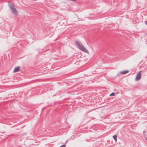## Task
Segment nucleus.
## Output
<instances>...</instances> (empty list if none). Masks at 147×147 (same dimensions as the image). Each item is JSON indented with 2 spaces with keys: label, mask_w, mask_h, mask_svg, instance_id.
I'll return each instance as SVG.
<instances>
[{
  "label": "nucleus",
  "mask_w": 147,
  "mask_h": 147,
  "mask_svg": "<svg viewBox=\"0 0 147 147\" xmlns=\"http://www.w3.org/2000/svg\"><path fill=\"white\" fill-rule=\"evenodd\" d=\"M94 141L93 140H92L91 139H86V142H90V141Z\"/></svg>",
  "instance_id": "obj_8"
},
{
  "label": "nucleus",
  "mask_w": 147,
  "mask_h": 147,
  "mask_svg": "<svg viewBox=\"0 0 147 147\" xmlns=\"http://www.w3.org/2000/svg\"><path fill=\"white\" fill-rule=\"evenodd\" d=\"M115 95V93L114 92H112L110 94V96H114Z\"/></svg>",
  "instance_id": "obj_7"
},
{
  "label": "nucleus",
  "mask_w": 147,
  "mask_h": 147,
  "mask_svg": "<svg viewBox=\"0 0 147 147\" xmlns=\"http://www.w3.org/2000/svg\"><path fill=\"white\" fill-rule=\"evenodd\" d=\"M65 144H63L60 146V147H65Z\"/></svg>",
  "instance_id": "obj_9"
},
{
  "label": "nucleus",
  "mask_w": 147,
  "mask_h": 147,
  "mask_svg": "<svg viewBox=\"0 0 147 147\" xmlns=\"http://www.w3.org/2000/svg\"><path fill=\"white\" fill-rule=\"evenodd\" d=\"M5 132H3L2 133V134H3V133H4Z\"/></svg>",
  "instance_id": "obj_12"
},
{
  "label": "nucleus",
  "mask_w": 147,
  "mask_h": 147,
  "mask_svg": "<svg viewBox=\"0 0 147 147\" xmlns=\"http://www.w3.org/2000/svg\"><path fill=\"white\" fill-rule=\"evenodd\" d=\"M129 72V71L127 70H124L123 71H121L120 72V73L121 74H126L128 73Z\"/></svg>",
  "instance_id": "obj_5"
},
{
  "label": "nucleus",
  "mask_w": 147,
  "mask_h": 147,
  "mask_svg": "<svg viewBox=\"0 0 147 147\" xmlns=\"http://www.w3.org/2000/svg\"><path fill=\"white\" fill-rule=\"evenodd\" d=\"M9 6L13 14L14 15H17L18 12L15 7L14 5L13 4H9Z\"/></svg>",
  "instance_id": "obj_2"
},
{
  "label": "nucleus",
  "mask_w": 147,
  "mask_h": 147,
  "mask_svg": "<svg viewBox=\"0 0 147 147\" xmlns=\"http://www.w3.org/2000/svg\"><path fill=\"white\" fill-rule=\"evenodd\" d=\"M141 71H140L137 74L136 76V81H138L140 80L141 77Z\"/></svg>",
  "instance_id": "obj_3"
},
{
  "label": "nucleus",
  "mask_w": 147,
  "mask_h": 147,
  "mask_svg": "<svg viewBox=\"0 0 147 147\" xmlns=\"http://www.w3.org/2000/svg\"><path fill=\"white\" fill-rule=\"evenodd\" d=\"M113 137L116 142L117 141V136L116 135H114L113 136Z\"/></svg>",
  "instance_id": "obj_6"
},
{
  "label": "nucleus",
  "mask_w": 147,
  "mask_h": 147,
  "mask_svg": "<svg viewBox=\"0 0 147 147\" xmlns=\"http://www.w3.org/2000/svg\"><path fill=\"white\" fill-rule=\"evenodd\" d=\"M20 69V67H16L14 70L13 71L14 72H18Z\"/></svg>",
  "instance_id": "obj_4"
},
{
  "label": "nucleus",
  "mask_w": 147,
  "mask_h": 147,
  "mask_svg": "<svg viewBox=\"0 0 147 147\" xmlns=\"http://www.w3.org/2000/svg\"><path fill=\"white\" fill-rule=\"evenodd\" d=\"M145 24H146V25H147V20L145 21Z\"/></svg>",
  "instance_id": "obj_10"
},
{
  "label": "nucleus",
  "mask_w": 147,
  "mask_h": 147,
  "mask_svg": "<svg viewBox=\"0 0 147 147\" xmlns=\"http://www.w3.org/2000/svg\"><path fill=\"white\" fill-rule=\"evenodd\" d=\"M143 132L144 133H145L146 132V131H143Z\"/></svg>",
  "instance_id": "obj_11"
},
{
  "label": "nucleus",
  "mask_w": 147,
  "mask_h": 147,
  "mask_svg": "<svg viewBox=\"0 0 147 147\" xmlns=\"http://www.w3.org/2000/svg\"><path fill=\"white\" fill-rule=\"evenodd\" d=\"M75 43L76 45L78 46V48L80 50L86 53H88V51L86 49L85 47L83 46L79 41L78 40H76L75 42Z\"/></svg>",
  "instance_id": "obj_1"
}]
</instances>
